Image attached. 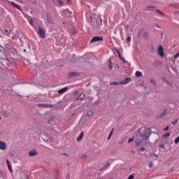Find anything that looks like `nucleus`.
Instances as JSON below:
<instances>
[{"label":"nucleus","mask_w":179,"mask_h":179,"mask_svg":"<svg viewBox=\"0 0 179 179\" xmlns=\"http://www.w3.org/2000/svg\"><path fill=\"white\" fill-rule=\"evenodd\" d=\"M109 69H110V71H111V69H113V66H111V60H110L109 59Z\"/></svg>","instance_id":"obj_26"},{"label":"nucleus","mask_w":179,"mask_h":179,"mask_svg":"<svg viewBox=\"0 0 179 179\" xmlns=\"http://www.w3.org/2000/svg\"><path fill=\"white\" fill-rule=\"evenodd\" d=\"M5 33L8 34V33H9V31L8 29H5Z\"/></svg>","instance_id":"obj_37"},{"label":"nucleus","mask_w":179,"mask_h":179,"mask_svg":"<svg viewBox=\"0 0 179 179\" xmlns=\"http://www.w3.org/2000/svg\"><path fill=\"white\" fill-rule=\"evenodd\" d=\"M51 121H52V118H51L50 120H48L49 124H50V122H51Z\"/></svg>","instance_id":"obj_38"},{"label":"nucleus","mask_w":179,"mask_h":179,"mask_svg":"<svg viewBox=\"0 0 179 179\" xmlns=\"http://www.w3.org/2000/svg\"><path fill=\"white\" fill-rule=\"evenodd\" d=\"M131 80V78H126L123 81L120 83V85H128Z\"/></svg>","instance_id":"obj_7"},{"label":"nucleus","mask_w":179,"mask_h":179,"mask_svg":"<svg viewBox=\"0 0 179 179\" xmlns=\"http://www.w3.org/2000/svg\"><path fill=\"white\" fill-rule=\"evenodd\" d=\"M38 152L36 150H31L28 152L29 156L33 157V156H37Z\"/></svg>","instance_id":"obj_8"},{"label":"nucleus","mask_w":179,"mask_h":179,"mask_svg":"<svg viewBox=\"0 0 179 179\" xmlns=\"http://www.w3.org/2000/svg\"><path fill=\"white\" fill-rule=\"evenodd\" d=\"M47 22L48 23H50L51 24H54L55 22L54 20L52 19V17L47 16Z\"/></svg>","instance_id":"obj_10"},{"label":"nucleus","mask_w":179,"mask_h":179,"mask_svg":"<svg viewBox=\"0 0 179 179\" xmlns=\"http://www.w3.org/2000/svg\"><path fill=\"white\" fill-rule=\"evenodd\" d=\"M152 155L155 156L156 157H157V155L156 154H153Z\"/></svg>","instance_id":"obj_40"},{"label":"nucleus","mask_w":179,"mask_h":179,"mask_svg":"<svg viewBox=\"0 0 179 179\" xmlns=\"http://www.w3.org/2000/svg\"><path fill=\"white\" fill-rule=\"evenodd\" d=\"M127 41L129 43V41H131V36H129L128 38H127Z\"/></svg>","instance_id":"obj_36"},{"label":"nucleus","mask_w":179,"mask_h":179,"mask_svg":"<svg viewBox=\"0 0 179 179\" xmlns=\"http://www.w3.org/2000/svg\"><path fill=\"white\" fill-rule=\"evenodd\" d=\"M134 175H130L127 179H134Z\"/></svg>","instance_id":"obj_33"},{"label":"nucleus","mask_w":179,"mask_h":179,"mask_svg":"<svg viewBox=\"0 0 179 179\" xmlns=\"http://www.w3.org/2000/svg\"><path fill=\"white\" fill-rule=\"evenodd\" d=\"M149 36V34L148 32H145L143 34V37H148Z\"/></svg>","instance_id":"obj_29"},{"label":"nucleus","mask_w":179,"mask_h":179,"mask_svg":"<svg viewBox=\"0 0 179 179\" xmlns=\"http://www.w3.org/2000/svg\"><path fill=\"white\" fill-rule=\"evenodd\" d=\"M178 57H179V52L174 55V59H177V58H178Z\"/></svg>","instance_id":"obj_25"},{"label":"nucleus","mask_w":179,"mask_h":179,"mask_svg":"<svg viewBox=\"0 0 179 179\" xmlns=\"http://www.w3.org/2000/svg\"><path fill=\"white\" fill-rule=\"evenodd\" d=\"M70 78H75L76 76H78V73L72 72L69 73Z\"/></svg>","instance_id":"obj_14"},{"label":"nucleus","mask_w":179,"mask_h":179,"mask_svg":"<svg viewBox=\"0 0 179 179\" xmlns=\"http://www.w3.org/2000/svg\"><path fill=\"white\" fill-rule=\"evenodd\" d=\"M10 5H12V6H15V8H16L17 9H18V10H22V8L20 7V6L15 4V2L11 1L10 2Z\"/></svg>","instance_id":"obj_9"},{"label":"nucleus","mask_w":179,"mask_h":179,"mask_svg":"<svg viewBox=\"0 0 179 179\" xmlns=\"http://www.w3.org/2000/svg\"><path fill=\"white\" fill-rule=\"evenodd\" d=\"M169 137H170V133L169 132L162 135V138H169Z\"/></svg>","instance_id":"obj_19"},{"label":"nucleus","mask_w":179,"mask_h":179,"mask_svg":"<svg viewBox=\"0 0 179 179\" xmlns=\"http://www.w3.org/2000/svg\"><path fill=\"white\" fill-rule=\"evenodd\" d=\"M6 143L2 141H0V150H6Z\"/></svg>","instance_id":"obj_6"},{"label":"nucleus","mask_w":179,"mask_h":179,"mask_svg":"<svg viewBox=\"0 0 179 179\" xmlns=\"http://www.w3.org/2000/svg\"><path fill=\"white\" fill-rule=\"evenodd\" d=\"M169 127H166L165 129H163L164 132H166V131H169Z\"/></svg>","instance_id":"obj_31"},{"label":"nucleus","mask_w":179,"mask_h":179,"mask_svg":"<svg viewBox=\"0 0 179 179\" xmlns=\"http://www.w3.org/2000/svg\"><path fill=\"white\" fill-rule=\"evenodd\" d=\"M135 76H136V78H142V72L136 71Z\"/></svg>","instance_id":"obj_15"},{"label":"nucleus","mask_w":179,"mask_h":179,"mask_svg":"<svg viewBox=\"0 0 179 179\" xmlns=\"http://www.w3.org/2000/svg\"><path fill=\"white\" fill-rule=\"evenodd\" d=\"M148 166L150 167V168L153 167V162H149L148 163Z\"/></svg>","instance_id":"obj_27"},{"label":"nucleus","mask_w":179,"mask_h":179,"mask_svg":"<svg viewBox=\"0 0 179 179\" xmlns=\"http://www.w3.org/2000/svg\"><path fill=\"white\" fill-rule=\"evenodd\" d=\"M29 23H30V24H31V26H33L34 22H33V20H29Z\"/></svg>","instance_id":"obj_35"},{"label":"nucleus","mask_w":179,"mask_h":179,"mask_svg":"<svg viewBox=\"0 0 179 179\" xmlns=\"http://www.w3.org/2000/svg\"><path fill=\"white\" fill-rule=\"evenodd\" d=\"M174 143H176V145H177V143H179V136L175 139Z\"/></svg>","instance_id":"obj_23"},{"label":"nucleus","mask_w":179,"mask_h":179,"mask_svg":"<svg viewBox=\"0 0 179 179\" xmlns=\"http://www.w3.org/2000/svg\"><path fill=\"white\" fill-rule=\"evenodd\" d=\"M37 107H42L43 108H51L52 107H54V105L47 103H38Z\"/></svg>","instance_id":"obj_4"},{"label":"nucleus","mask_w":179,"mask_h":179,"mask_svg":"<svg viewBox=\"0 0 179 179\" xmlns=\"http://www.w3.org/2000/svg\"><path fill=\"white\" fill-rule=\"evenodd\" d=\"M67 2H71V0H67Z\"/></svg>","instance_id":"obj_42"},{"label":"nucleus","mask_w":179,"mask_h":179,"mask_svg":"<svg viewBox=\"0 0 179 179\" xmlns=\"http://www.w3.org/2000/svg\"><path fill=\"white\" fill-rule=\"evenodd\" d=\"M96 41H103V36H94L90 43H96Z\"/></svg>","instance_id":"obj_5"},{"label":"nucleus","mask_w":179,"mask_h":179,"mask_svg":"<svg viewBox=\"0 0 179 179\" xmlns=\"http://www.w3.org/2000/svg\"><path fill=\"white\" fill-rule=\"evenodd\" d=\"M120 85V83H118V82H111L110 83V86H115V85Z\"/></svg>","instance_id":"obj_18"},{"label":"nucleus","mask_w":179,"mask_h":179,"mask_svg":"<svg viewBox=\"0 0 179 179\" xmlns=\"http://www.w3.org/2000/svg\"><path fill=\"white\" fill-rule=\"evenodd\" d=\"M161 117H164V113H162Z\"/></svg>","instance_id":"obj_39"},{"label":"nucleus","mask_w":179,"mask_h":179,"mask_svg":"<svg viewBox=\"0 0 179 179\" xmlns=\"http://www.w3.org/2000/svg\"><path fill=\"white\" fill-rule=\"evenodd\" d=\"M115 50L116 51V52L120 58V57H121V53L120 52V50H118V49H117V48H115Z\"/></svg>","instance_id":"obj_21"},{"label":"nucleus","mask_w":179,"mask_h":179,"mask_svg":"<svg viewBox=\"0 0 179 179\" xmlns=\"http://www.w3.org/2000/svg\"><path fill=\"white\" fill-rule=\"evenodd\" d=\"M38 34L41 37V38H45V31H44V29L41 27L38 28Z\"/></svg>","instance_id":"obj_2"},{"label":"nucleus","mask_w":179,"mask_h":179,"mask_svg":"<svg viewBox=\"0 0 179 179\" xmlns=\"http://www.w3.org/2000/svg\"><path fill=\"white\" fill-rule=\"evenodd\" d=\"M177 122H178V119H177L176 121L172 122V125H176V124H177Z\"/></svg>","instance_id":"obj_28"},{"label":"nucleus","mask_w":179,"mask_h":179,"mask_svg":"<svg viewBox=\"0 0 179 179\" xmlns=\"http://www.w3.org/2000/svg\"><path fill=\"white\" fill-rule=\"evenodd\" d=\"M133 141H134V137L131 138H129V141H128V143H131V142H133Z\"/></svg>","instance_id":"obj_30"},{"label":"nucleus","mask_w":179,"mask_h":179,"mask_svg":"<svg viewBox=\"0 0 179 179\" xmlns=\"http://www.w3.org/2000/svg\"><path fill=\"white\" fill-rule=\"evenodd\" d=\"M83 99H85V94L82 93L77 98V100H83Z\"/></svg>","instance_id":"obj_16"},{"label":"nucleus","mask_w":179,"mask_h":179,"mask_svg":"<svg viewBox=\"0 0 179 179\" xmlns=\"http://www.w3.org/2000/svg\"><path fill=\"white\" fill-rule=\"evenodd\" d=\"M140 150H141V152H145V148H140Z\"/></svg>","instance_id":"obj_34"},{"label":"nucleus","mask_w":179,"mask_h":179,"mask_svg":"<svg viewBox=\"0 0 179 179\" xmlns=\"http://www.w3.org/2000/svg\"><path fill=\"white\" fill-rule=\"evenodd\" d=\"M68 90V87L61 89L58 91L59 94H64Z\"/></svg>","instance_id":"obj_11"},{"label":"nucleus","mask_w":179,"mask_h":179,"mask_svg":"<svg viewBox=\"0 0 179 179\" xmlns=\"http://www.w3.org/2000/svg\"><path fill=\"white\" fill-rule=\"evenodd\" d=\"M138 133L140 134L141 139L137 138V141H136V146H139V145H141L143 141H145V143H149V138H150V135H152L150 129L141 127L138 130Z\"/></svg>","instance_id":"obj_1"},{"label":"nucleus","mask_w":179,"mask_h":179,"mask_svg":"<svg viewBox=\"0 0 179 179\" xmlns=\"http://www.w3.org/2000/svg\"><path fill=\"white\" fill-rule=\"evenodd\" d=\"M119 58H120V59H121L123 62H124V64L127 62V61L125 60V59L124 58V57L121 56V57H120Z\"/></svg>","instance_id":"obj_24"},{"label":"nucleus","mask_w":179,"mask_h":179,"mask_svg":"<svg viewBox=\"0 0 179 179\" xmlns=\"http://www.w3.org/2000/svg\"><path fill=\"white\" fill-rule=\"evenodd\" d=\"M92 115H93V111L90 110L86 113V117H87V118H89V117H92Z\"/></svg>","instance_id":"obj_17"},{"label":"nucleus","mask_w":179,"mask_h":179,"mask_svg":"<svg viewBox=\"0 0 179 179\" xmlns=\"http://www.w3.org/2000/svg\"><path fill=\"white\" fill-rule=\"evenodd\" d=\"M111 136H113V130L109 134V136L108 137V141H110L111 139Z\"/></svg>","instance_id":"obj_22"},{"label":"nucleus","mask_w":179,"mask_h":179,"mask_svg":"<svg viewBox=\"0 0 179 179\" xmlns=\"http://www.w3.org/2000/svg\"><path fill=\"white\" fill-rule=\"evenodd\" d=\"M83 138V132H81L79 136L77 138V142H80Z\"/></svg>","instance_id":"obj_13"},{"label":"nucleus","mask_w":179,"mask_h":179,"mask_svg":"<svg viewBox=\"0 0 179 179\" xmlns=\"http://www.w3.org/2000/svg\"><path fill=\"white\" fill-rule=\"evenodd\" d=\"M157 52L159 55L161 56L162 58L164 57V49H163V45H159L157 48Z\"/></svg>","instance_id":"obj_3"},{"label":"nucleus","mask_w":179,"mask_h":179,"mask_svg":"<svg viewBox=\"0 0 179 179\" xmlns=\"http://www.w3.org/2000/svg\"><path fill=\"white\" fill-rule=\"evenodd\" d=\"M66 12H68L69 13H72V12H70L69 10H67Z\"/></svg>","instance_id":"obj_41"},{"label":"nucleus","mask_w":179,"mask_h":179,"mask_svg":"<svg viewBox=\"0 0 179 179\" xmlns=\"http://www.w3.org/2000/svg\"><path fill=\"white\" fill-rule=\"evenodd\" d=\"M6 163H7V166L8 167V170H10V171H13L12 170V166L10 165V162H9V159H6Z\"/></svg>","instance_id":"obj_12"},{"label":"nucleus","mask_w":179,"mask_h":179,"mask_svg":"<svg viewBox=\"0 0 179 179\" xmlns=\"http://www.w3.org/2000/svg\"><path fill=\"white\" fill-rule=\"evenodd\" d=\"M55 179H57V178H55Z\"/></svg>","instance_id":"obj_44"},{"label":"nucleus","mask_w":179,"mask_h":179,"mask_svg":"<svg viewBox=\"0 0 179 179\" xmlns=\"http://www.w3.org/2000/svg\"><path fill=\"white\" fill-rule=\"evenodd\" d=\"M159 148H162V149H164V148H165L164 144H160V145H159Z\"/></svg>","instance_id":"obj_32"},{"label":"nucleus","mask_w":179,"mask_h":179,"mask_svg":"<svg viewBox=\"0 0 179 179\" xmlns=\"http://www.w3.org/2000/svg\"><path fill=\"white\" fill-rule=\"evenodd\" d=\"M1 120V117H0V120Z\"/></svg>","instance_id":"obj_43"},{"label":"nucleus","mask_w":179,"mask_h":179,"mask_svg":"<svg viewBox=\"0 0 179 179\" xmlns=\"http://www.w3.org/2000/svg\"><path fill=\"white\" fill-rule=\"evenodd\" d=\"M57 2H59L60 6H64V1L62 0H57Z\"/></svg>","instance_id":"obj_20"}]
</instances>
